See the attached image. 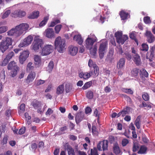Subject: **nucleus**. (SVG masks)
I'll use <instances>...</instances> for the list:
<instances>
[{"label":"nucleus","mask_w":155,"mask_h":155,"mask_svg":"<svg viewBox=\"0 0 155 155\" xmlns=\"http://www.w3.org/2000/svg\"><path fill=\"white\" fill-rule=\"evenodd\" d=\"M29 25L26 23H22L16 26L15 28H12L8 32V35H15L18 37L27 30Z\"/></svg>","instance_id":"f257e3e1"},{"label":"nucleus","mask_w":155,"mask_h":155,"mask_svg":"<svg viewBox=\"0 0 155 155\" xmlns=\"http://www.w3.org/2000/svg\"><path fill=\"white\" fill-rule=\"evenodd\" d=\"M65 43V40L64 39H61V37H58L56 38L55 41V45L56 48L59 52H63Z\"/></svg>","instance_id":"f03ea898"},{"label":"nucleus","mask_w":155,"mask_h":155,"mask_svg":"<svg viewBox=\"0 0 155 155\" xmlns=\"http://www.w3.org/2000/svg\"><path fill=\"white\" fill-rule=\"evenodd\" d=\"M12 39L9 38H6L4 40H2L0 44V50L4 53L9 47L12 45Z\"/></svg>","instance_id":"7ed1b4c3"},{"label":"nucleus","mask_w":155,"mask_h":155,"mask_svg":"<svg viewBox=\"0 0 155 155\" xmlns=\"http://www.w3.org/2000/svg\"><path fill=\"white\" fill-rule=\"evenodd\" d=\"M115 37L116 38V40L118 44H123L127 40L128 37L127 35H124L122 36V31H118L115 34Z\"/></svg>","instance_id":"20e7f679"},{"label":"nucleus","mask_w":155,"mask_h":155,"mask_svg":"<svg viewBox=\"0 0 155 155\" xmlns=\"http://www.w3.org/2000/svg\"><path fill=\"white\" fill-rule=\"evenodd\" d=\"M99 74L96 75L94 74V71L92 69H90V71L88 72H81L79 74V77L80 78H83L84 80H87L90 78L92 76L94 78H95L99 75Z\"/></svg>","instance_id":"39448f33"},{"label":"nucleus","mask_w":155,"mask_h":155,"mask_svg":"<svg viewBox=\"0 0 155 155\" xmlns=\"http://www.w3.org/2000/svg\"><path fill=\"white\" fill-rule=\"evenodd\" d=\"M7 68L8 70H13L11 73V76L12 77H14L17 75L19 68L16 63L14 61H11L8 64Z\"/></svg>","instance_id":"423d86ee"},{"label":"nucleus","mask_w":155,"mask_h":155,"mask_svg":"<svg viewBox=\"0 0 155 155\" xmlns=\"http://www.w3.org/2000/svg\"><path fill=\"white\" fill-rule=\"evenodd\" d=\"M107 45V41H103L101 43L99 49V56L101 59H102L104 57Z\"/></svg>","instance_id":"0eeeda50"},{"label":"nucleus","mask_w":155,"mask_h":155,"mask_svg":"<svg viewBox=\"0 0 155 155\" xmlns=\"http://www.w3.org/2000/svg\"><path fill=\"white\" fill-rule=\"evenodd\" d=\"M97 41V38L95 36L88 37L85 40V46L87 49H90L92 47L94 43Z\"/></svg>","instance_id":"6e6552de"},{"label":"nucleus","mask_w":155,"mask_h":155,"mask_svg":"<svg viewBox=\"0 0 155 155\" xmlns=\"http://www.w3.org/2000/svg\"><path fill=\"white\" fill-rule=\"evenodd\" d=\"M109 142L108 140H104L100 141L97 145V148L99 150H107L108 149Z\"/></svg>","instance_id":"1a4fd4ad"},{"label":"nucleus","mask_w":155,"mask_h":155,"mask_svg":"<svg viewBox=\"0 0 155 155\" xmlns=\"http://www.w3.org/2000/svg\"><path fill=\"white\" fill-rule=\"evenodd\" d=\"M53 47L51 45H45L41 49V54L42 55L49 54L53 51Z\"/></svg>","instance_id":"9d476101"},{"label":"nucleus","mask_w":155,"mask_h":155,"mask_svg":"<svg viewBox=\"0 0 155 155\" xmlns=\"http://www.w3.org/2000/svg\"><path fill=\"white\" fill-rule=\"evenodd\" d=\"M33 38L31 35H29L25 38L23 42L20 43L19 45V47H22L27 46L30 44L33 40Z\"/></svg>","instance_id":"9b49d317"},{"label":"nucleus","mask_w":155,"mask_h":155,"mask_svg":"<svg viewBox=\"0 0 155 155\" xmlns=\"http://www.w3.org/2000/svg\"><path fill=\"white\" fill-rule=\"evenodd\" d=\"M88 65L90 68V69H92V67L93 69L92 70L94 71V74L96 75L97 74V73L99 74V70L98 67L95 63H93V61L91 59H90L89 60L88 63Z\"/></svg>","instance_id":"f8f14e48"},{"label":"nucleus","mask_w":155,"mask_h":155,"mask_svg":"<svg viewBox=\"0 0 155 155\" xmlns=\"http://www.w3.org/2000/svg\"><path fill=\"white\" fill-rule=\"evenodd\" d=\"M25 12L21 10H15L11 14V16L12 17L15 18L17 17L22 18L25 16Z\"/></svg>","instance_id":"ddd939ff"},{"label":"nucleus","mask_w":155,"mask_h":155,"mask_svg":"<svg viewBox=\"0 0 155 155\" xmlns=\"http://www.w3.org/2000/svg\"><path fill=\"white\" fill-rule=\"evenodd\" d=\"M32 50L35 52H38L39 49V36H36L34 38V41L31 46Z\"/></svg>","instance_id":"4468645a"},{"label":"nucleus","mask_w":155,"mask_h":155,"mask_svg":"<svg viewBox=\"0 0 155 155\" xmlns=\"http://www.w3.org/2000/svg\"><path fill=\"white\" fill-rule=\"evenodd\" d=\"M46 36L48 38H52L54 37L55 34L53 28H47L44 32Z\"/></svg>","instance_id":"2eb2a0df"},{"label":"nucleus","mask_w":155,"mask_h":155,"mask_svg":"<svg viewBox=\"0 0 155 155\" xmlns=\"http://www.w3.org/2000/svg\"><path fill=\"white\" fill-rule=\"evenodd\" d=\"M84 119V113L80 112L76 114L75 120L77 124H79Z\"/></svg>","instance_id":"dca6fc26"},{"label":"nucleus","mask_w":155,"mask_h":155,"mask_svg":"<svg viewBox=\"0 0 155 155\" xmlns=\"http://www.w3.org/2000/svg\"><path fill=\"white\" fill-rule=\"evenodd\" d=\"M132 60L137 66H139L142 64L140 56L138 54L132 55Z\"/></svg>","instance_id":"f3484780"},{"label":"nucleus","mask_w":155,"mask_h":155,"mask_svg":"<svg viewBox=\"0 0 155 155\" xmlns=\"http://www.w3.org/2000/svg\"><path fill=\"white\" fill-rule=\"evenodd\" d=\"M145 34L147 37V41L149 43H151L153 42L155 38L150 31H147Z\"/></svg>","instance_id":"a211bd4d"},{"label":"nucleus","mask_w":155,"mask_h":155,"mask_svg":"<svg viewBox=\"0 0 155 155\" xmlns=\"http://www.w3.org/2000/svg\"><path fill=\"white\" fill-rule=\"evenodd\" d=\"M68 50L69 53L70 55L75 56L78 53V48L77 47L71 45L69 47Z\"/></svg>","instance_id":"6ab92c4d"},{"label":"nucleus","mask_w":155,"mask_h":155,"mask_svg":"<svg viewBox=\"0 0 155 155\" xmlns=\"http://www.w3.org/2000/svg\"><path fill=\"white\" fill-rule=\"evenodd\" d=\"M119 15L121 18V20H125L127 19L128 16H130L129 14L123 10L120 12Z\"/></svg>","instance_id":"aec40b11"},{"label":"nucleus","mask_w":155,"mask_h":155,"mask_svg":"<svg viewBox=\"0 0 155 155\" xmlns=\"http://www.w3.org/2000/svg\"><path fill=\"white\" fill-rule=\"evenodd\" d=\"M125 60L124 58H120L117 63V67L118 69L122 68L124 66Z\"/></svg>","instance_id":"412c9836"},{"label":"nucleus","mask_w":155,"mask_h":155,"mask_svg":"<svg viewBox=\"0 0 155 155\" xmlns=\"http://www.w3.org/2000/svg\"><path fill=\"white\" fill-rule=\"evenodd\" d=\"M113 151L115 154L117 155L120 153L121 150L119 147L118 144L116 143L114 144Z\"/></svg>","instance_id":"4be33fe9"},{"label":"nucleus","mask_w":155,"mask_h":155,"mask_svg":"<svg viewBox=\"0 0 155 155\" xmlns=\"http://www.w3.org/2000/svg\"><path fill=\"white\" fill-rule=\"evenodd\" d=\"M35 76V72H31L28 75L26 82L28 84L31 81H32Z\"/></svg>","instance_id":"5701e85b"},{"label":"nucleus","mask_w":155,"mask_h":155,"mask_svg":"<svg viewBox=\"0 0 155 155\" xmlns=\"http://www.w3.org/2000/svg\"><path fill=\"white\" fill-rule=\"evenodd\" d=\"M147 148L145 145H141L137 153L139 154H145L147 153Z\"/></svg>","instance_id":"b1692460"},{"label":"nucleus","mask_w":155,"mask_h":155,"mask_svg":"<svg viewBox=\"0 0 155 155\" xmlns=\"http://www.w3.org/2000/svg\"><path fill=\"white\" fill-rule=\"evenodd\" d=\"M140 71V75L141 78L148 77V73L144 69L142 68Z\"/></svg>","instance_id":"393cba45"},{"label":"nucleus","mask_w":155,"mask_h":155,"mask_svg":"<svg viewBox=\"0 0 155 155\" xmlns=\"http://www.w3.org/2000/svg\"><path fill=\"white\" fill-rule=\"evenodd\" d=\"M74 39L80 45H81L83 43V39L81 36L80 35H77L74 36Z\"/></svg>","instance_id":"a878e982"},{"label":"nucleus","mask_w":155,"mask_h":155,"mask_svg":"<svg viewBox=\"0 0 155 155\" xmlns=\"http://www.w3.org/2000/svg\"><path fill=\"white\" fill-rule=\"evenodd\" d=\"M67 150L68 155H75L74 150L69 145H67Z\"/></svg>","instance_id":"bb28decb"},{"label":"nucleus","mask_w":155,"mask_h":155,"mask_svg":"<svg viewBox=\"0 0 155 155\" xmlns=\"http://www.w3.org/2000/svg\"><path fill=\"white\" fill-rule=\"evenodd\" d=\"M64 91V85L63 84L60 85L57 88L56 94L59 95L62 94Z\"/></svg>","instance_id":"cd10ccee"},{"label":"nucleus","mask_w":155,"mask_h":155,"mask_svg":"<svg viewBox=\"0 0 155 155\" xmlns=\"http://www.w3.org/2000/svg\"><path fill=\"white\" fill-rule=\"evenodd\" d=\"M39 15V12H34L30 14L28 16V18L29 19H35L37 18Z\"/></svg>","instance_id":"c85d7f7f"},{"label":"nucleus","mask_w":155,"mask_h":155,"mask_svg":"<svg viewBox=\"0 0 155 155\" xmlns=\"http://www.w3.org/2000/svg\"><path fill=\"white\" fill-rule=\"evenodd\" d=\"M141 117V116H138L135 121V124L138 129H139L140 127Z\"/></svg>","instance_id":"c756f323"},{"label":"nucleus","mask_w":155,"mask_h":155,"mask_svg":"<svg viewBox=\"0 0 155 155\" xmlns=\"http://www.w3.org/2000/svg\"><path fill=\"white\" fill-rule=\"evenodd\" d=\"M92 132L94 136H98L99 133L95 125H92Z\"/></svg>","instance_id":"7c9ffc66"},{"label":"nucleus","mask_w":155,"mask_h":155,"mask_svg":"<svg viewBox=\"0 0 155 155\" xmlns=\"http://www.w3.org/2000/svg\"><path fill=\"white\" fill-rule=\"evenodd\" d=\"M85 95L86 97L89 99H92L94 97L93 92L91 90L86 92Z\"/></svg>","instance_id":"2f4dec72"},{"label":"nucleus","mask_w":155,"mask_h":155,"mask_svg":"<svg viewBox=\"0 0 155 155\" xmlns=\"http://www.w3.org/2000/svg\"><path fill=\"white\" fill-rule=\"evenodd\" d=\"M139 144L137 142H133L132 151L134 152H137L139 149Z\"/></svg>","instance_id":"473e14b6"},{"label":"nucleus","mask_w":155,"mask_h":155,"mask_svg":"<svg viewBox=\"0 0 155 155\" xmlns=\"http://www.w3.org/2000/svg\"><path fill=\"white\" fill-rule=\"evenodd\" d=\"M139 70L138 68H133L131 71V75L133 77H137L138 75Z\"/></svg>","instance_id":"72a5a7b5"},{"label":"nucleus","mask_w":155,"mask_h":155,"mask_svg":"<svg viewBox=\"0 0 155 155\" xmlns=\"http://www.w3.org/2000/svg\"><path fill=\"white\" fill-rule=\"evenodd\" d=\"M90 50V54L92 55L95 56H96L97 53V47L96 45L94 46L93 48H92L89 49Z\"/></svg>","instance_id":"f704fd0d"},{"label":"nucleus","mask_w":155,"mask_h":155,"mask_svg":"<svg viewBox=\"0 0 155 155\" xmlns=\"http://www.w3.org/2000/svg\"><path fill=\"white\" fill-rule=\"evenodd\" d=\"M49 19L48 16H45L43 20L39 23V27H42L46 25Z\"/></svg>","instance_id":"c9c22d12"},{"label":"nucleus","mask_w":155,"mask_h":155,"mask_svg":"<svg viewBox=\"0 0 155 155\" xmlns=\"http://www.w3.org/2000/svg\"><path fill=\"white\" fill-rule=\"evenodd\" d=\"M149 49V47L147 44L144 43L142 44L140 50L145 52L147 51Z\"/></svg>","instance_id":"e433bc0d"},{"label":"nucleus","mask_w":155,"mask_h":155,"mask_svg":"<svg viewBox=\"0 0 155 155\" xmlns=\"http://www.w3.org/2000/svg\"><path fill=\"white\" fill-rule=\"evenodd\" d=\"M65 91L66 92L68 93L70 92L72 89V85L70 83H68L66 84L65 86Z\"/></svg>","instance_id":"4c0bfd02"},{"label":"nucleus","mask_w":155,"mask_h":155,"mask_svg":"<svg viewBox=\"0 0 155 155\" xmlns=\"http://www.w3.org/2000/svg\"><path fill=\"white\" fill-rule=\"evenodd\" d=\"M32 63L31 62L28 63L26 68L27 72H29L31 71L32 72L34 68V67L32 65Z\"/></svg>","instance_id":"58836bf2"},{"label":"nucleus","mask_w":155,"mask_h":155,"mask_svg":"<svg viewBox=\"0 0 155 155\" xmlns=\"http://www.w3.org/2000/svg\"><path fill=\"white\" fill-rule=\"evenodd\" d=\"M92 84V81H90L86 83L83 86L82 88L83 90H86L91 86Z\"/></svg>","instance_id":"ea45409f"},{"label":"nucleus","mask_w":155,"mask_h":155,"mask_svg":"<svg viewBox=\"0 0 155 155\" xmlns=\"http://www.w3.org/2000/svg\"><path fill=\"white\" fill-rule=\"evenodd\" d=\"M60 23V21L58 19H56L54 20L53 21H51L50 24H49L48 26L49 27H54L57 24Z\"/></svg>","instance_id":"a19ab883"},{"label":"nucleus","mask_w":155,"mask_h":155,"mask_svg":"<svg viewBox=\"0 0 155 155\" xmlns=\"http://www.w3.org/2000/svg\"><path fill=\"white\" fill-rule=\"evenodd\" d=\"M29 51H25L20 54V56H22V57L27 59V58L29 56Z\"/></svg>","instance_id":"79ce46f5"},{"label":"nucleus","mask_w":155,"mask_h":155,"mask_svg":"<svg viewBox=\"0 0 155 155\" xmlns=\"http://www.w3.org/2000/svg\"><path fill=\"white\" fill-rule=\"evenodd\" d=\"M142 97L143 100L145 101H147L149 100L150 99L149 96L147 93L144 92L142 95Z\"/></svg>","instance_id":"37998d69"},{"label":"nucleus","mask_w":155,"mask_h":155,"mask_svg":"<svg viewBox=\"0 0 155 155\" xmlns=\"http://www.w3.org/2000/svg\"><path fill=\"white\" fill-rule=\"evenodd\" d=\"M54 66L53 62L52 61H50L48 66V71L49 72H50L51 71L53 68Z\"/></svg>","instance_id":"c03bdc74"},{"label":"nucleus","mask_w":155,"mask_h":155,"mask_svg":"<svg viewBox=\"0 0 155 155\" xmlns=\"http://www.w3.org/2000/svg\"><path fill=\"white\" fill-rule=\"evenodd\" d=\"M62 27V25H56L55 28L54 30L55 31V32L56 34H58L61 30Z\"/></svg>","instance_id":"a18cd8bd"},{"label":"nucleus","mask_w":155,"mask_h":155,"mask_svg":"<svg viewBox=\"0 0 155 155\" xmlns=\"http://www.w3.org/2000/svg\"><path fill=\"white\" fill-rule=\"evenodd\" d=\"M31 104L35 109H37L38 107L39 102L38 101L34 99Z\"/></svg>","instance_id":"49530a36"},{"label":"nucleus","mask_w":155,"mask_h":155,"mask_svg":"<svg viewBox=\"0 0 155 155\" xmlns=\"http://www.w3.org/2000/svg\"><path fill=\"white\" fill-rule=\"evenodd\" d=\"M143 21L146 24H149L151 23L150 18L149 16H146L143 18Z\"/></svg>","instance_id":"de8ad7c7"},{"label":"nucleus","mask_w":155,"mask_h":155,"mask_svg":"<svg viewBox=\"0 0 155 155\" xmlns=\"http://www.w3.org/2000/svg\"><path fill=\"white\" fill-rule=\"evenodd\" d=\"M11 13L10 10H8L6 11L3 14L2 16V18L4 19L7 17Z\"/></svg>","instance_id":"09e8293b"},{"label":"nucleus","mask_w":155,"mask_h":155,"mask_svg":"<svg viewBox=\"0 0 155 155\" xmlns=\"http://www.w3.org/2000/svg\"><path fill=\"white\" fill-rule=\"evenodd\" d=\"M128 140L126 138L123 139L122 141V144L123 147H125L128 143Z\"/></svg>","instance_id":"8fccbe9b"},{"label":"nucleus","mask_w":155,"mask_h":155,"mask_svg":"<svg viewBox=\"0 0 155 155\" xmlns=\"http://www.w3.org/2000/svg\"><path fill=\"white\" fill-rule=\"evenodd\" d=\"M8 30L6 26H2L0 27V34L5 32Z\"/></svg>","instance_id":"3c124183"},{"label":"nucleus","mask_w":155,"mask_h":155,"mask_svg":"<svg viewBox=\"0 0 155 155\" xmlns=\"http://www.w3.org/2000/svg\"><path fill=\"white\" fill-rule=\"evenodd\" d=\"M34 59L35 64L36 65H39V56L38 55H35L34 57Z\"/></svg>","instance_id":"603ef678"},{"label":"nucleus","mask_w":155,"mask_h":155,"mask_svg":"<svg viewBox=\"0 0 155 155\" xmlns=\"http://www.w3.org/2000/svg\"><path fill=\"white\" fill-rule=\"evenodd\" d=\"M14 55V53L12 51H11L8 53V54L6 56L5 58L9 60L12 58Z\"/></svg>","instance_id":"864d4df0"},{"label":"nucleus","mask_w":155,"mask_h":155,"mask_svg":"<svg viewBox=\"0 0 155 155\" xmlns=\"http://www.w3.org/2000/svg\"><path fill=\"white\" fill-rule=\"evenodd\" d=\"M26 129L25 127H24L20 128L18 132V134L20 135H21L24 134L25 131Z\"/></svg>","instance_id":"5fc2aeb1"},{"label":"nucleus","mask_w":155,"mask_h":155,"mask_svg":"<svg viewBox=\"0 0 155 155\" xmlns=\"http://www.w3.org/2000/svg\"><path fill=\"white\" fill-rule=\"evenodd\" d=\"M88 155H99L96 149H94L93 150L91 149V152L90 154H89Z\"/></svg>","instance_id":"6e6d98bb"},{"label":"nucleus","mask_w":155,"mask_h":155,"mask_svg":"<svg viewBox=\"0 0 155 155\" xmlns=\"http://www.w3.org/2000/svg\"><path fill=\"white\" fill-rule=\"evenodd\" d=\"M142 104L144 107H146L147 108L149 109L151 108V106L150 104H147L144 101L142 102Z\"/></svg>","instance_id":"4d7b16f0"},{"label":"nucleus","mask_w":155,"mask_h":155,"mask_svg":"<svg viewBox=\"0 0 155 155\" xmlns=\"http://www.w3.org/2000/svg\"><path fill=\"white\" fill-rule=\"evenodd\" d=\"M9 60L6 58H5L3 61L2 62V64H1L2 66H5L7 65L8 62Z\"/></svg>","instance_id":"13d9d810"},{"label":"nucleus","mask_w":155,"mask_h":155,"mask_svg":"<svg viewBox=\"0 0 155 155\" xmlns=\"http://www.w3.org/2000/svg\"><path fill=\"white\" fill-rule=\"evenodd\" d=\"M45 42L41 39H39V47L42 49V48L44 46Z\"/></svg>","instance_id":"bf43d9fd"},{"label":"nucleus","mask_w":155,"mask_h":155,"mask_svg":"<svg viewBox=\"0 0 155 155\" xmlns=\"http://www.w3.org/2000/svg\"><path fill=\"white\" fill-rule=\"evenodd\" d=\"M19 59L20 63L21 64H22L24 63V62L26 60V59L22 57V56H19Z\"/></svg>","instance_id":"052dcab7"},{"label":"nucleus","mask_w":155,"mask_h":155,"mask_svg":"<svg viewBox=\"0 0 155 155\" xmlns=\"http://www.w3.org/2000/svg\"><path fill=\"white\" fill-rule=\"evenodd\" d=\"M91 108L89 107H87L85 109V112L86 114H88L90 113L91 111Z\"/></svg>","instance_id":"680f3d73"},{"label":"nucleus","mask_w":155,"mask_h":155,"mask_svg":"<svg viewBox=\"0 0 155 155\" xmlns=\"http://www.w3.org/2000/svg\"><path fill=\"white\" fill-rule=\"evenodd\" d=\"M117 51L120 54H122L123 53V51L121 46L120 45L117 47Z\"/></svg>","instance_id":"e2e57ef3"},{"label":"nucleus","mask_w":155,"mask_h":155,"mask_svg":"<svg viewBox=\"0 0 155 155\" xmlns=\"http://www.w3.org/2000/svg\"><path fill=\"white\" fill-rule=\"evenodd\" d=\"M8 140V137L7 136H5L3 138L2 143L3 144H6L7 143Z\"/></svg>","instance_id":"0e129e2a"},{"label":"nucleus","mask_w":155,"mask_h":155,"mask_svg":"<svg viewBox=\"0 0 155 155\" xmlns=\"http://www.w3.org/2000/svg\"><path fill=\"white\" fill-rule=\"evenodd\" d=\"M69 138L70 140L74 141L77 139V137L73 135H69Z\"/></svg>","instance_id":"69168bd1"},{"label":"nucleus","mask_w":155,"mask_h":155,"mask_svg":"<svg viewBox=\"0 0 155 155\" xmlns=\"http://www.w3.org/2000/svg\"><path fill=\"white\" fill-rule=\"evenodd\" d=\"M25 105L24 104H22L20 106V109L22 112H24L25 110Z\"/></svg>","instance_id":"338daca9"},{"label":"nucleus","mask_w":155,"mask_h":155,"mask_svg":"<svg viewBox=\"0 0 155 155\" xmlns=\"http://www.w3.org/2000/svg\"><path fill=\"white\" fill-rule=\"evenodd\" d=\"M104 90L105 92L106 93L110 92L111 90L110 88L108 86H106L104 88Z\"/></svg>","instance_id":"774afa93"}]
</instances>
